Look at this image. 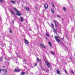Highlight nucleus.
<instances>
[{"instance_id":"19","label":"nucleus","mask_w":75,"mask_h":75,"mask_svg":"<svg viewBox=\"0 0 75 75\" xmlns=\"http://www.w3.org/2000/svg\"><path fill=\"white\" fill-rule=\"evenodd\" d=\"M63 10L64 11H66V8H65V7H64L63 8Z\"/></svg>"},{"instance_id":"32","label":"nucleus","mask_w":75,"mask_h":75,"mask_svg":"<svg viewBox=\"0 0 75 75\" xmlns=\"http://www.w3.org/2000/svg\"><path fill=\"white\" fill-rule=\"evenodd\" d=\"M35 9H36V10H37V9H38V8H37V7H35Z\"/></svg>"},{"instance_id":"15","label":"nucleus","mask_w":75,"mask_h":75,"mask_svg":"<svg viewBox=\"0 0 75 75\" xmlns=\"http://www.w3.org/2000/svg\"><path fill=\"white\" fill-rule=\"evenodd\" d=\"M51 11L52 13H54L55 11H54V9H51Z\"/></svg>"},{"instance_id":"22","label":"nucleus","mask_w":75,"mask_h":75,"mask_svg":"<svg viewBox=\"0 0 75 75\" xmlns=\"http://www.w3.org/2000/svg\"><path fill=\"white\" fill-rule=\"evenodd\" d=\"M0 61H3V58H0Z\"/></svg>"},{"instance_id":"39","label":"nucleus","mask_w":75,"mask_h":75,"mask_svg":"<svg viewBox=\"0 0 75 75\" xmlns=\"http://www.w3.org/2000/svg\"><path fill=\"white\" fill-rule=\"evenodd\" d=\"M40 60H38V62H40Z\"/></svg>"},{"instance_id":"40","label":"nucleus","mask_w":75,"mask_h":75,"mask_svg":"<svg viewBox=\"0 0 75 75\" xmlns=\"http://www.w3.org/2000/svg\"><path fill=\"white\" fill-rule=\"evenodd\" d=\"M62 40H64V38H62Z\"/></svg>"},{"instance_id":"25","label":"nucleus","mask_w":75,"mask_h":75,"mask_svg":"<svg viewBox=\"0 0 75 75\" xmlns=\"http://www.w3.org/2000/svg\"><path fill=\"white\" fill-rule=\"evenodd\" d=\"M64 71H65V72L66 73V74H67L68 73H67V71H66V70H64Z\"/></svg>"},{"instance_id":"21","label":"nucleus","mask_w":75,"mask_h":75,"mask_svg":"<svg viewBox=\"0 0 75 75\" xmlns=\"http://www.w3.org/2000/svg\"><path fill=\"white\" fill-rule=\"evenodd\" d=\"M51 54H54V55H55V53L53 52V51H52L51 52Z\"/></svg>"},{"instance_id":"12","label":"nucleus","mask_w":75,"mask_h":75,"mask_svg":"<svg viewBox=\"0 0 75 75\" xmlns=\"http://www.w3.org/2000/svg\"><path fill=\"white\" fill-rule=\"evenodd\" d=\"M52 28L54 30H55V29L54 28V24H52Z\"/></svg>"},{"instance_id":"20","label":"nucleus","mask_w":75,"mask_h":75,"mask_svg":"<svg viewBox=\"0 0 75 75\" xmlns=\"http://www.w3.org/2000/svg\"><path fill=\"white\" fill-rule=\"evenodd\" d=\"M9 32H10V33H12V30H11V29L10 30Z\"/></svg>"},{"instance_id":"5","label":"nucleus","mask_w":75,"mask_h":75,"mask_svg":"<svg viewBox=\"0 0 75 75\" xmlns=\"http://www.w3.org/2000/svg\"><path fill=\"white\" fill-rule=\"evenodd\" d=\"M45 8L46 9H47L48 8V4L47 3H45V4L44 5Z\"/></svg>"},{"instance_id":"3","label":"nucleus","mask_w":75,"mask_h":75,"mask_svg":"<svg viewBox=\"0 0 75 75\" xmlns=\"http://www.w3.org/2000/svg\"><path fill=\"white\" fill-rule=\"evenodd\" d=\"M59 37V36H54V38H55L57 42H61V40L58 39Z\"/></svg>"},{"instance_id":"2","label":"nucleus","mask_w":75,"mask_h":75,"mask_svg":"<svg viewBox=\"0 0 75 75\" xmlns=\"http://www.w3.org/2000/svg\"><path fill=\"white\" fill-rule=\"evenodd\" d=\"M45 62L48 68H50V67L51 66V64H50L48 63L46 60H45Z\"/></svg>"},{"instance_id":"23","label":"nucleus","mask_w":75,"mask_h":75,"mask_svg":"<svg viewBox=\"0 0 75 75\" xmlns=\"http://www.w3.org/2000/svg\"><path fill=\"white\" fill-rule=\"evenodd\" d=\"M57 17L58 18H60V16H59V15H57Z\"/></svg>"},{"instance_id":"17","label":"nucleus","mask_w":75,"mask_h":75,"mask_svg":"<svg viewBox=\"0 0 75 75\" xmlns=\"http://www.w3.org/2000/svg\"><path fill=\"white\" fill-rule=\"evenodd\" d=\"M57 71L58 74H60V71L59 70H57Z\"/></svg>"},{"instance_id":"30","label":"nucleus","mask_w":75,"mask_h":75,"mask_svg":"<svg viewBox=\"0 0 75 75\" xmlns=\"http://www.w3.org/2000/svg\"><path fill=\"white\" fill-rule=\"evenodd\" d=\"M37 64H35V65H34V67H35V66H37Z\"/></svg>"},{"instance_id":"10","label":"nucleus","mask_w":75,"mask_h":75,"mask_svg":"<svg viewBox=\"0 0 75 75\" xmlns=\"http://www.w3.org/2000/svg\"><path fill=\"white\" fill-rule=\"evenodd\" d=\"M54 23L55 25L56 24H58V23L57 21H56L55 20H54Z\"/></svg>"},{"instance_id":"26","label":"nucleus","mask_w":75,"mask_h":75,"mask_svg":"<svg viewBox=\"0 0 75 75\" xmlns=\"http://www.w3.org/2000/svg\"><path fill=\"white\" fill-rule=\"evenodd\" d=\"M46 35H47V36H50V35H49V34H47V33H46Z\"/></svg>"},{"instance_id":"13","label":"nucleus","mask_w":75,"mask_h":75,"mask_svg":"<svg viewBox=\"0 0 75 75\" xmlns=\"http://www.w3.org/2000/svg\"><path fill=\"white\" fill-rule=\"evenodd\" d=\"M11 2L12 3L14 4L16 3V1H11Z\"/></svg>"},{"instance_id":"24","label":"nucleus","mask_w":75,"mask_h":75,"mask_svg":"<svg viewBox=\"0 0 75 75\" xmlns=\"http://www.w3.org/2000/svg\"><path fill=\"white\" fill-rule=\"evenodd\" d=\"M55 25L56 27H58V25H57V24H55Z\"/></svg>"},{"instance_id":"36","label":"nucleus","mask_w":75,"mask_h":75,"mask_svg":"<svg viewBox=\"0 0 75 75\" xmlns=\"http://www.w3.org/2000/svg\"><path fill=\"white\" fill-rule=\"evenodd\" d=\"M12 22H13V24H14V21H13Z\"/></svg>"},{"instance_id":"38","label":"nucleus","mask_w":75,"mask_h":75,"mask_svg":"<svg viewBox=\"0 0 75 75\" xmlns=\"http://www.w3.org/2000/svg\"><path fill=\"white\" fill-rule=\"evenodd\" d=\"M26 61V60L25 59L24 60H23V61Z\"/></svg>"},{"instance_id":"31","label":"nucleus","mask_w":75,"mask_h":75,"mask_svg":"<svg viewBox=\"0 0 75 75\" xmlns=\"http://www.w3.org/2000/svg\"><path fill=\"white\" fill-rule=\"evenodd\" d=\"M70 59H72V57H70Z\"/></svg>"},{"instance_id":"34","label":"nucleus","mask_w":75,"mask_h":75,"mask_svg":"<svg viewBox=\"0 0 75 75\" xmlns=\"http://www.w3.org/2000/svg\"><path fill=\"white\" fill-rule=\"evenodd\" d=\"M5 67H6L5 66H3V68H5Z\"/></svg>"},{"instance_id":"37","label":"nucleus","mask_w":75,"mask_h":75,"mask_svg":"<svg viewBox=\"0 0 75 75\" xmlns=\"http://www.w3.org/2000/svg\"><path fill=\"white\" fill-rule=\"evenodd\" d=\"M1 69H0V72H1Z\"/></svg>"},{"instance_id":"4","label":"nucleus","mask_w":75,"mask_h":75,"mask_svg":"<svg viewBox=\"0 0 75 75\" xmlns=\"http://www.w3.org/2000/svg\"><path fill=\"white\" fill-rule=\"evenodd\" d=\"M14 71L15 72H20V70H19V69H15L14 70Z\"/></svg>"},{"instance_id":"14","label":"nucleus","mask_w":75,"mask_h":75,"mask_svg":"<svg viewBox=\"0 0 75 75\" xmlns=\"http://www.w3.org/2000/svg\"><path fill=\"white\" fill-rule=\"evenodd\" d=\"M26 10H27V11H28L30 10V8L28 7H26Z\"/></svg>"},{"instance_id":"11","label":"nucleus","mask_w":75,"mask_h":75,"mask_svg":"<svg viewBox=\"0 0 75 75\" xmlns=\"http://www.w3.org/2000/svg\"><path fill=\"white\" fill-rule=\"evenodd\" d=\"M25 72L22 71V72H21V75H25Z\"/></svg>"},{"instance_id":"35","label":"nucleus","mask_w":75,"mask_h":75,"mask_svg":"<svg viewBox=\"0 0 75 75\" xmlns=\"http://www.w3.org/2000/svg\"><path fill=\"white\" fill-rule=\"evenodd\" d=\"M39 60V59L38 58H37V60L38 61Z\"/></svg>"},{"instance_id":"41","label":"nucleus","mask_w":75,"mask_h":75,"mask_svg":"<svg viewBox=\"0 0 75 75\" xmlns=\"http://www.w3.org/2000/svg\"><path fill=\"white\" fill-rule=\"evenodd\" d=\"M0 20H1V18H0Z\"/></svg>"},{"instance_id":"1","label":"nucleus","mask_w":75,"mask_h":75,"mask_svg":"<svg viewBox=\"0 0 75 75\" xmlns=\"http://www.w3.org/2000/svg\"><path fill=\"white\" fill-rule=\"evenodd\" d=\"M13 9H14L15 11L17 12L16 13V15H17V16H21V15H22V14H21V12L19 11H18V10H17V9L16 8H13Z\"/></svg>"},{"instance_id":"33","label":"nucleus","mask_w":75,"mask_h":75,"mask_svg":"<svg viewBox=\"0 0 75 75\" xmlns=\"http://www.w3.org/2000/svg\"><path fill=\"white\" fill-rule=\"evenodd\" d=\"M54 32H55V33H57V32H56V30H55H55H54Z\"/></svg>"},{"instance_id":"18","label":"nucleus","mask_w":75,"mask_h":75,"mask_svg":"<svg viewBox=\"0 0 75 75\" xmlns=\"http://www.w3.org/2000/svg\"><path fill=\"white\" fill-rule=\"evenodd\" d=\"M48 43L50 45V47H51L52 46V45H51V43L50 42H49Z\"/></svg>"},{"instance_id":"8","label":"nucleus","mask_w":75,"mask_h":75,"mask_svg":"<svg viewBox=\"0 0 75 75\" xmlns=\"http://www.w3.org/2000/svg\"><path fill=\"white\" fill-rule=\"evenodd\" d=\"M40 45L41 46L42 48H46L44 45H42V44H40Z\"/></svg>"},{"instance_id":"9","label":"nucleus","mask_w":75,"mask_h":75,"mask_svg":"<svg viewBox=\"0 0 75 75\" xmlns=\"http://www.w3.org/2000/svg\"><path fill=\"white\" fill-rule=\"evenodd\" d=\"M20 18L22 22H23V21H24V19H23V18H22V17L21 16L20 17Z\"/></svg>"},{"instance_id":"7","label":"nucleus","mask_w":75,"mask_h":75,"mask_svg":"<svg viewBox=\"0 0 75 75\" xmlns=\"http://www.w3.org/2000/svg\"><path fill=\"white\" fill-rule=\"evenodd\" d=\"M10 10L11 14H13V15L14 16V15H15V12H14L11 9V8H10Z\"/></svg>"},{"instance_id":"28","label":"nucleus","mask_w":75,"mask_h":75,"mask_svg":"<svg viewBox=\"0 0 75 75\" xmlns=\"http://www.w3.org/2000/svg\"><path fill=\"white\" fill-rule=\"evenodd\" d=\"M71 73H72V74H74V71H71Z\"/></svg>"},{"instance_id":"29","label":"nucleus","mask_w":75,"mask_h":75,"mask_svg":"<svg viewBox=\"0 0 75 75\" xmlns=\"http://www.w3.org/2000/svg\"><path fill=\"white\" fill-rule=\"evenodd\" d=\"M1 2V3H3V0H0Z\"/></svg>"},{"instance_id":"6","label":"nucleus","mask_w":75,"mask_h":75,"mask_svg":"<svg viewBox=\"0 0 75 75\" xmlns=\"http://www.w3.org/2000/svg\"><path fill=\"white\" fill-rule=\"evenodd\" d=\"M24 41L25 42V44H27V45H28L29 43V42H28V41L27 40L25 39L24 40Z\"/></svg>"},{"instance_id":"16","label":"nucleus","mask_w":75,"mask_h":75,"mask_svg":"<svg viewBox=\"0 0 75 75\" xmlns=\"http://www.w3.org/2000/svg\"><path fill=\"white\" fill-rule=\"evenodd\" d=\"M3 71L4 72L5 71V72L6 73V74H7V71L6 70L4 69L3 70Z\"/></svg>"},{"instance_id":"27","label":"nucleus","mask_w":75,"mask_h":75,"mask_svg":"<svg viewBox=\"0 0 75 75\" xmlns=\"http://www.w3.org/2000/svg\"><path fill=\"white\" fill-rule=\"evenodd\" d=\"M52 6L53 7H54V8H55V6L54 5V4H52Z\"/></svg>"}]
</instances>
